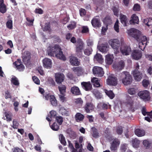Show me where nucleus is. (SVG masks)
I'll return each instance as SVG.
<instances>
[{
    "instance_id": "f257e3e1",
    "label": "nucleus",
    "mask_w": 152,
    "mask_h": 152,
    "mask_svg": "<svg viewBox=\"0 0 152 152\" xmlns=\"http://www.w3.org/2000/svg\"><path fill=\"white\" fill-rule=\"evenodd\" d=\"M128 34L130 36L134 38L139 42V48L141 50H143L147 43L148 42L146 37L142 36L141 32L134 28L130 29L128 31Z\"/></svg>"
},
{
    "instance_id": "f03ea898",
    "label": "nucleus",
    "mask_w": 152,
    "mask_h": 152,
    "mask_svg": "<svg viewBox=\"0 0 152 152\" xmlns=\"http://www.w3.org/2000/svg\"><path fill=\"white\" fill-rule=\"evenodd\" d=\"M47 52L48 55L56 57L61 60L65 61L66 58L63 54L60 47L58 45L56 44L53 47L49 46L48 48Z\"/></svg>"
},
{
    "instance_id": "7ed1b4c3",
    "label": "nucleus",
    "mask_w": 152,
    "mask_h": 152,
    "mask_svg": "<svg viewBox=\"0 0 152 152\" xmlns=\"http://www.w3.org/2000/svg\"><path fill=\"white\" fill-rule=\"evenodd\" d=\"M119 79L122 80V83L125 85H130L132 81V77L129 73L124 71L119 74Z\"/></svg>"
},
{
    "instance_id": "20e7f679",
    "label": "nucleus",
    "mask_w": 152,
    "mask_h": 152,
    "mask_svg": "<svg viewBox=\"0 0 152 152\" xmlns=\"http://www.w3.org/2000/svg\"><path fill=\"white\" fill-rule=\"evenodd\" d=\"M110 45L114 50V54L116 55L119 52V48L120 46V42L118 39L110 40L109 42Z\"/></svg>"
},
{
    "instance_id": "39448f33",
    "label": "nucleus",
    "mask_w": 152,
    "mask_h": 152,
    "mask_svg": "<svg viewBox=\"0 0 152 152\" xmlns=\"http://www.w3.org/2000/svg\"><path fill=\"white\" fill-rule=\"evenodd\" d=\"M138 95L141 99L145 101H148L151 100L150 93L147 90L140 91L138 93Z\"/></svg>"
},
{
    "instance_id": "423d86ee",
    "label": "nucleus",
    "mask_w": 152,
    "mask_h": 152,
    "mask_svg": "<svg viewBox=\"0 0 152 152\" xmlns=\"http://www.w3.org/2000/svg\"><path fill=\"white\" fill-rule=\"evenodd\" d=\"M84 44L81 40H78L76 46V52L78 56L80 57L82 55V50L84 48Z\"/></svg>"
},
{
    "instance_id": "0eeeda50",
    "label": "nucleus",
    "mask_w": 152,
    "mask_h": 152,
    "mask_svg": "<svg viewBox=\"0 0 152 152\" xmlns=\"http://www.w3.org/2000/svg\"><path fill=\"white\" fill-rule=\"evenodd\" d=\"M135 66V69L133 71V75L135 80L137 81H140L142 76V73L139 70L140 66L138 63H137Z\"/></svg>"
},
{
    "instance_id": "6e6552de",
    "label": "nucleus",
    "mask_w": 152,
    "mask_h": 152,
    "mask_svg": "<svg viewBox=\"0 0 152 152\" xmlns=\"http://www.w3.org/2000/svg\"><path fill=\"white\" fill-rule=\"evenodd\" d=\"M120 50L123 55H128L131 51L130 47L126 44H124L121 45Z\"/></svg>"
},
{
    "instance_id": "1a4fd4ad",
    "label": "nucleus",
    "mask_w": 152,
    "mask_h": 152,
    "mask_svg": "<svg viewBox=\"0 0 152 152\" xmlns=\"http://www.w3.org/2000/svg\"><path fill=\"white\" fill-rule=\"evenodd\" d=\"M107 83L109 85L115 86L118 84L117 78L114 75H111L108 77Z\"/></svg>"
},
{
    "instance_id": "9d476101",
    "label": "nucleus",
    "mask_w": 152,
    "mask_h": 152,
    "mask_svg": "<svg viewBox=\"0 0 152 152\" xmlns=\"http://www.w3.org/2000/svg\"><path fill=\"white\" fill-rule=\"evenodd\" d=\"M92 71L93 74L97 77H102L104 73L103 69L98 66L94 67Z\"/></svg>"
},
{
    "instance_id": "9b49d317",
    "label": "nucleus",
    "mask_w": 152,
    "mask_h": 152,
    "mask_svg": "<svg viewBox=\"0 0 152 152\" xmlns=\"http://www.w3.org/2000/svg\"><path fill=\"white\" fill-rule=\"evenodd\" d=\"M13 64L15 66V68L17 69L19 71H23L25 67L22 64L21 59H17L16 61L13 63Z\"/></svg>"
},
{
    "instance_id": "f8f14e48",
    "label": "nucleus",
    "mask_w": 152,
    "mask_h": 152,
    "mask_svg": "<svg viewBox=\"0 0 152 152\" xmlns=\"http://www.w3.org/2000/svg\"><path fill=\"white\" fill-rule=\"evenodd\" d=\"M31 58L30 53L28 51H25L22 56V61L24 64L27 65L30 63Z\"/></svg>"
},
{
    "instance_id": "ddd939ff",
    "label": "nucleus",
    "mask_w": 152,
    "mask_h": 152,
    "mask_svg": "<svg viewBox=\"0 0 152 152\" xmlns=\"http://www.w3.org/2000/svg\"><path fill=\"white\" fill-rule=\"evenodd\" d=\"M133 59L135 60H138L142 56V53L141 51L137 49L133 50L131 54Z\"/></svg>"
},
{
    "instance_id": "4468645a",
    "label": "nucleus",
    "mask_w": 152,
    "mask_h": 152,
    "mask_svg": "<svg viewBox=\"0 0 152 152\" xmlns=\"http://www.w3.org/2000/svg\"><path fill=\"white\" fill-rule=\"evenodd\" d=\"M55 77L56 83L58 84H60L64 81L65 76L63 74L59 72L55 74Z\"/></svg>"
},
{
    "instance_id": "2eb2a0df",
    "label": "nucleus",
    "mask_w": 152,
    "mask_h": 152,
    "mask_svg": "<svg viewBox=\"0 0 152 152\" xmlns=\"http://www.w3.org/2000/svg\"><path fill=\"white\" fill-rule=\"evenodd\" d=\"M81 85L83 89L86 91H89L92 89V85L90 81L83 82L81 83Z\"/></svg>"
},
{
    "instance_id": "dca6fc26",
    "label": "nucleus",
    "mask_w": 152,
    "mask_h": 152,
    "mask_svg": "<svg viewBox=\"0 0 152 152\" xmlns=\"http://www.w3.org/2000/svg\"><path fill=\"white\" fill-rule=\"evenodd\" d=\"M97 17L96 16L91 21L92 25L94 28H98L101 26L100 20L99 18H97Z\"/></svg>"
},
{
    "instance_id": "f3484780",
    "label": "nucleus",
    "mask_w": 152,
    "mask_h": 152,
    "mask_svg": "<svg viewBox=\"0 0 152 152\" xmlns=\"http://www.w3.org/2000/svg\"><path fill=\"white\" fill-rule=\"evenodd\" d=\"M70 91L72 94L78 96L81 94L80 89L76 86L72 87Z\"/></svg>"
},
{
    "instance_id": "a211bd4d",
    "label": "nucleus",
    "mask_w": 152,
    "mask_h": 152,
    "mask_svg": "<svg viewBox=\"0 0 152 152\" xmlns=\"http://www.w3.org/2000/svg\"><path fill=\"white\" fill-rule=\"evenodd\" d=\"M108 45L107 44H102L98 46L99 50L102 53L107 52L108 51Z\"/></svg>"
},
{
    "instance_id": "6ab92c4d",
    "label": "nucleus",
    "mask_w": 152,
    "mask_h": 152,
    "mask_svg": "<svg viewBox=\"0 0 152 152\" xmlns=\"http://www.w3.org/2000/svg\"><path fill=\"white\" fill-rule=\"evenodd\" d=\"M42 61L44 67L48 69L51 68L52 63L50 59L48 58H45Z\"/></svg>"
},
{
    "instance_id": "aec40b11",
    "label": "nucleus",
    "mask_w": 152,
    "mask_h": 152,
    "mask_svg": "<svg viewBox=\"0 0 152 152\" xmlns=\"http://www.w3.org/2000/svg\"><path fill=\"white\" fill-rule=\"evenodd\" d=\"M72 71L74 73L79 76L83 73V68L80 66L74 67L72 68Z\"/></svg>"
},
{
    "instance_id": "412c9836",
    "label": "nucleus",
    "mask_w": 152,
    "mask_h": 152,
    "mask_svg": "<svg viewBox=\"0 0 152 152\" xmlns=\"http://www.w3.org/2000/svg\"><path fill=\"white\" fill-rule=\"evenodd\" d=\"M120 142L117 139H115L111 143L110 147L111 150L115 151L117 150V147L119 145Z\"/></svg>"
},
{
    "instance_id": "4be33fe9",
    "label": "nucleus",
    "mask_w": 152,
    "mask_h": 152,
    "mask_svg": "<svg viewBox=\"0 0 152 152\" xmlns=\"http://www.w3.org/2000/svg\"><path fill=\"white\" fill-rule=\"evenodd\" d=\"M75 118L77 122H80L83 121L84 116L80 113H77L75 115Z\"/></svg>"
},
{
    "instance_id": "5701e85b",
    "label": "nucleus",
    "mask_w": 152,
    "mask_h": 152,
    "mask_svg": "<svg viewBox=\"0 0 152 152\" xmlns=\"http://www.w3.org/2000/svg\"><path fill=\"white\" fill-rule=\"evenodd\" d=\"M84 108L86 113H88L90 112L91 110H92L94 109V106L91 103H87L85 105Z\"/></svg>"
},
{
    "instance_id": "b1692460",
    "label": "nucleus",
    "mask_w": 152,
    "mask_h": 152,
    "mask_svg": "<svg viewBox=\"0 0 152 152\" xmlns=\"http://www.w3.org/2000/svg\"><path fill=\"white\" fill-rule=\"evenodd\" d=\"M7 11V6L4 3V0H0V12L4 14Z\"/></svg>"
},
{
    "instance_id": "393cba45",
    "label": "nucleus",
    "mask_w": 152,
    "mask_h": 152,
    "mask_svg": "<svg viewBox=\"0 0 152 152\" xmlns=\"http://www.w3.org/2000/svg\"><path fill=\"white\" fill-rule=\"evenodd\" d=\"M114 56L113 55L108 54L105 56V61L106 63L108 65L111 64L113 61Z\"/></svg>"
},
{
    "instance_id": "a878e982",
    "label": "nucleus",
    "mask_w": 152,
    "mask_h": 152,
    "mask_svg": "<svg viewBox=\"0 0 152 152\" xmlns=\"http://www.w3.org/2000/svg\"><path fill=\"white\" fill-rule=\"evenodd\" d=\"M71 64L73 66H78L80 65V62L78 59L74 56L71 57L69 60Z\"/></svg>"
},
{
    "instance_id": "bb28decb",
    "label": "nucleus",
    "mask_w": 152,
    "mask_h": 152,
    "mask_svg": "<svg viewBox=\"0 0 152 152\" xmlns=\"http://www.w3.org/2000/svg\"><path fill=\"white\" fill-rule=\"evenodd\" d=\"M121 22L124 26H127V23L128 22V18L126 16L124 15L121 14L120 16Z\"/></svg>"
},
{
    "instance_id": "cd10ccee",
    "label": "nucleus",
    "mask_w": 152,
    "mask_h": 152,
    "mask_svg": "<svg viewBox=\"0 0 152 152\" xmlns=\"http://www.w3.org/2000/svg\"><path fill=\"white\" fill-rule=\"evenodd\" d=\"M94 61H96L101 64L103 63L104 61L102 55L98 53H97L95 55L94 57Z\"/></svg>"
},
{
    "instance_id": "c85d7f7f",
    "label": "nucleus",
    "mask_w": 152,
    "mask_h": 152,
    "mask_svg": "<svg viewBox=\"0 0 152 152\" xmlns=\"http://www.w3.org/2000/svg\"><path fill=\"white\" fill-rule=\"evenodd\" d=\"M135 134L138 137H141L145 135V132L144 130L136 129L135 130Z\"/></svg>"
},
{
    "instance_id": "c756f323",
    "label": "nucleus",
    "mask_w": 152,
    "mask_h": 152,
    "mask_svg": "<svg viewBox=\"0 0 152 152\" xmlns=\"http://www.w3.org/2000/svg\"><path fill=\"white\" fill-rule=\"evenodd\" d=\"M125 63L123 60H121L115 66V69L117 70L122 69L124 66Z\"/></svg>"
},
{
    "instance_id": "7c9ffc66",
    "label": "nucleus",
    "mask_w": 152,
    "mask_h": 152,
    "mask_svg": "<svg viewBox=\"0 0 152 152\" xmlns=\"http://www.w3.org/2000/svg\"><path fill=\"white\" fill-rule=\"evenodd\" d=\"M139 19L138 16L136 14H133L131 17V19L130 21V23L131 24L134 23H138Z\"/></svg>"
},
{
    "instance_id": "2f4dec72",
    "label": "nucleus",
    "mask_w": 152,
    "mask_h": 152,
    "mask_svg": "<svg viewBox=\"0 0 152 152\" xmlns=\"http://www.w3.org/2000/svg\"><path fill=\"white\" fill-rule=\"evenodd\" d=\"M131 142L133 147L137 148L139 146L140 143V141L137 138H135L133 139L131 141Z\"/></svg>"
},
{
    "instance_id": "473e14b6",
    "label": "nucleus",
    "mask_w": 152,
    "mask_h": 152,
    "mask_svg": "<svg viewBox=\"0 0 152 152\" xmlns=\"http://www.w3.org/2000/svg\"><path fill=\"white\" fill-rule=\"evenodd\" d=\"M103 23L107 26L112 23V20L110 16H106L104 19Z\"/></svg>"
},
{
    "instance_id": "72a5a7b5",
    "label": "nucleus",
    "mask_w": 152,
    "mask_h": 152,
    "mask_svg": "<svg viewBox=\"0 0 152 152\" xmlns=\"http://www.w3.org/2000/svg\"><path fill=\"white\" fill-rule=\"evenodd\" d=\"M143 144L146 148L148 149L152 144V141L148 139L145 140L143 141Z\"/></svg>"
},
{
    "instance_id": "f704fd0d",
    "label": "nucleus",
    "mask_w": 152,
    "mask_h": 152,
    "mask_svg": "<svg viewBox=\"0 0 152 152\" xmlns=\"http://www.w3.org/2000/svg\"><path fill=\"white\" fill-rule=\"evenodd\" d=\"M104 91L106 94L110 99H113L115 97V95L112 91H108L106 89H105Z\"/></svg>"
},
{
    "instance_id": "c9c22d12",
    "label": "nucleus",
    "mask_w": 152,
    "mask_h": 152,
    "mask_svg": "<svg viewBox=\"0 0 152 152\" xmlns=\"http://www.w3.org/2000/svg\"><path fill=\"white\" fill-rule=\"evenodd\" d=\"M92 135L93 137L96 138H97L99 137V133L97 129L95 127L92 128Z\"/></svg>"
},
{
    "instance_id": "e433bc0d",
    "label": "nucleus",
    "mask_w": 152,
    "mask_h": 152,
    "mask_svg": "<svg viewBox=\"0 0 152 152\" xmlns=\"http://www.w3.org/2000/svg\"><path fill=\"white\" fill-rule=\"evenodd\" d=\"M91 82L93 83V85L94 86L96 87H99L100 86V84L98 79L96 77H94L91 80Z\"/></svg>"
},
{
    "instance_id": "4c0bfd02",
    "label": "nucleus",
    "mask_w": 152,
    "mask_h": 152,
    "mask_svg": "<svg viewBox=\"0 0 152 152\" xmlns=\"http://www.w3.org/2000/svg\"><path fill=\"white\" fill-rule=\"evenodd\" d=\"M92 93L93 94L96 99H98L102 98V96L101 94L97 90H94L92 91Z\"/></svg>"
},
{
    "instance_id": "58836bf2",
    "label": "nucleus",
    "mask_w": 152,
    "mask_h": 152,
    "mask_svg": "<svg viewBox=\"0 0 152 152\" xmlns=\"http://www.w3.org/2000/svg\"><path fill=\"white\" fill-rule=\"evenodd\" d=\"M58 89L60 93L62 95H64L66 92V87L65 85H62L58 87Z\"/></svg>"
},
{
    "instance_id": "ea45409f",
    "label": "nucleus",
    "mask_w": 152,
    "mask_h": 152,
    "mask_svg": "<svg viewBox=\"0 0 152 152\" xmlns=\"http://www.w3.org/2000/svg\"><path fill=\"white\" fill-rule=\"evenodd\" d=\"M4 114L6 118V119L7 120V121H12V115L11 113L9 112H5Z\"/></svg>"
},
{
    "instance_id": "a19ab883",
    "label": "nucleus",
    "mask_w": 152,
    "mask_h": 152,
    "mask_svg": "<svg viewBox=\"0 0 152 152\" xmlns=\"http://www.w3.org/2000/svg\"><path fill=\"white\" fill-rule=\"evenodd\" d=\"M112 10L113 12L114 15L116 16H118L119 11V7L114 6L113 7Z\"/></svg>"
},
{
    "instance_id": "79ce46f5",
    "label": "nucleus",
    "mask_w": 152,
    "mask_h": 152,
    "mask_svg": "<svg viewBox=\"0 0 152 152\" xmlns=\"http://www.w3.org/2000/svg\"><path fill=\"white\" fill-rule=\"evenodd\" d=\"M59 139L61 144L64 145H66V142L65 140L63 134H60L59 136Z\"/></svg>"
},
{
    "instance_id": "37998d69",
    "label": "nucleus",
    "mask_w": 152,
    "mask_h": 152,
    "mask_svg": "<svg viewBox=\"0 0 152 152\" xmlns=\"http://www.w3.org/2000/svg\"><path fill=\"white\" fill-rule=\"evenodd\" d=\"M76 26V23L75 22H71V23L67 26V27L68 29L71 30L74 29Z\"/></svg>"
},
{
    "instance_id": "c03bdc74",
    "label": "nucleus",
    "mask_w": 152,
    "mask_h": 152,
    "mask_svg": "<svg viewBox=\"0 0 152 152\" xmlns=\"http://www.w3.org/2000/svg\"><path fill=\"white\" fill-rule=\"evenodd\" d=\"M56 121L59 125L62 124L63 121V118L60 116H56Z\"/></svg>"
},
{
    "instance_id": "a18cd8bd",
    "label": "nucleus",
    "mask_w": 152,
    "mask_h": 152,
    "mask_svg": "<svg viewBox=\"0 0 152 152\" xmlns=\"http://www.w3.org/2000/svg\"><path fill=\"white\" fill-rule=\"evenodd\" d=\"M51 129L53 130L57 131L58 130L59 127L56 123H53L51 126Z\"/></svg>"
},
{
    "instance_id": "49530a36",
    "label": "nucleus",
    "mask_w": 152,
    "mask_h": 152,
    "mask_svg": "<svg viewBox=\"0 0 152 152\" xmlns=\"http://www.w3.org/2000/svg\"><path fill=\"white\" fill-rule=\"evenodd\" d=\"M7 27L10 29L12 28V21L11 20H9L6 23Z\"/></svg>"
},
{
    "instance_id": "de8ad7c7",
    "label": "nucleus",
    "mask_w": 152,
    "mask_h": 152,
    "mask_svg": "<svg viewBox=\"0 0 152 152\" xmlns=\"http://www.w3.org/2000/svg\"><path fill=\"white\" fill-rule=\"evenodd\" d=\"M60 111L62 115L66 116L69 115L68 112L64 107L61 108L60 109Z\"/></svg>"
},
{
    "instance_id": "09e8293b",
    "label": "nucleus",
    "mask_w": 152,
    "mask_h": 152,
    "mask_svg": "<svg viewBox=\"0 0 152 152\" xmlns=\"http://www.w3.org/2000/svg\"><path fill=\"white\" fill-rule=\"evenodd\" d=\"M11 82L15 86H19V83L16 77H12L11 79Z\"/></svg>"
},
{
    "instance_id": "8fccbe9b",
    "label": "nucleus",
    "mask_w": 152,
    "mask_h": 152,
    "mask_svg": "<svg viewBox=\"0 0 152 152\" xmlns=\"http://www.w3.org/2000/svg\"><path fill=\"white\" fill-rule=\"evenodd\" d=\"M43 95L45 97L46 100H50L52 99V98H53L54 96L53 95H51L50 94H47V93H45V94H43Z\"/></svg>"
},
{
    "instance_id": "3c124183",
    "label": "nucleus",
    "mask_w": 152,
    "mask_h": 152,
    "mask_svg": "<svg viewBox=\"0 0 152 152\" xmlns=\"http://www.w3.org/2000/svg\"><path fill=\"white\" fill-rule=\"evenodd\" d=\"M50 101L53 106H56L57 105V101L54 96L53 98H52L50 99Z\"/></svg>"
},
{
    "instance_id": "603ef678",
    "label": "nucleus",
    "mask_w": 152,
    "mask_h": 152,
    "mask_svg": "<svg viewBox=\"0 0 152 152\" xmlns=\"http://www.w3.org/2000/svg\"><path fill=\"white\" fill-rule=\"evenodd\" d=\"M50 23H46L45 24L44 27L43 28V31H50Z\"/></svg>"
},
{
    "instance_id": "864d4df0",
    "label": "nucleus",
    "mask_w": 152,
    "mask_h": 152,
    "mask_svg": "<svg viewBox=\"0 0 152 152\" xmlns=\"http://www.w3.org/2000/svg\"><path fill=\"white\" fill-rule=\"evenodd\" d=\"M133 10L135 11H139L140 10V7L138 4H134L133 8Z\"/></svg>"
},
{
    "instance_id": "5fc2aeb1",
    "label": "nucleus",
    "mask_w": 152,
    "mask_h": 152,
    "mask_svg": "<svg viewBox=\"0 0 152 152\" xmlns=\"http://www.w3.org/2000/svg\"><path fill=\"white\" fill-rule=\"evenodd\" d=\"M92 51V49L90 48L88 49H86L84 50V54L86 55L89 56L91 53Z\"/></svg>"
},
{
    "instance_id": "6e6d98bb",
    "label": "nucleus",
    "mask_w": 152,
    "mask_h": 152,
    "mask_svg": "<svg viewBox=\"0 0 152 152\" xmlns=\"http://www.w3.org/2000/svg\"><path fill=\"white\" fill-rule=\"evenodd\" d=\"M116 131L117 133L119 135L122 134L123 132V130L121 126H118L116 128Z\"/></svg>"
},
{
    "instance_id": "4d7b16f0",
    "label": "nucleus",
    "mask_w": 152,
    "mask_h": 152,
    "mask_svg": "<svg viewBox=\"0 0 152 152\" xmlns=\"http://www.w3.org/2000/svg\"><path fill=\"white\" fill-rule=\"evenodd\" d=\"M19 125V123L16 120L14 119L13 121V128L14 129H17Z\"/></svg>"
},
{
    "instance_id": "13d9d810",
    "label": "nucleus",
    "mask_w": 152,
    "mask_h": 152,
    "mask_svg": "<svg viewBox=\"0 0 152 152\" xmlns=\"http://www.w3.org/2000/svg\"><path fill=\"white\" fill-rule=\"evenodd\" d=\"M136 90L134 88H129L128 90V92L131 95H134L136 93Z\"/></svg>"
},
{
    "instance_id": "bf43d9fd",
    "label": "nucleus",
    "mask_w": 152,
    "mask_h": 152,
    "mask_svg": "<svg viewBox=\"0 0 152 152\" xmlns=\"http://www.w3.org/2000/svg\"><path fill=\"white\" fill-rule=\"evenodd\" d=\"M118 23V20H117L114 26L115 30L117 32H119Z\"/></svg>"
},
{
    "instance_id": "052dcab7",
    "label": "nucleus",
    "mask_w": 152,
    "mask_h": 152,
    "mask_svg": "<svg viewBox=\"0 0 152 152\" xmlns=\"http://www.w3.org/2000/svg\"><path fill=\"white\" fill-rule=\"evenodd\" d=\"M32 79L33 81L37 85L39 84L40 80L36 76H34L32 77Z\"/></svg>"
},
{
    "instance_id": "680f3d73",
    "label": "nucleus",
    "mask_w": 152,
    "mask_h": 152,
    "mask_svg": "<svg viewBox=\"0 0 152 152\" xmlns=\"http://www.w3.org/2000/svg\"><path fill=\"white\" fill-rule=\"evenodd\" d=\"M81 32L83 33H87L89 32V29L87 26H83Z\"/></svg>"
},
{
    "instance_id": "e2e57ef3",
    "label": "nucleus",
    "mask_w": 152,
    "mask_h": 152,
    "mask_svg": "<svg viewBox=\"0 0 152 152\" xmlns=\"http://www.w3.org/2000/svg\"><path fill=\"white\" fill-rule=\"evenodd\" d=\"M127 144H122L121 146V149L122 152H125L127 149Z\"/></svg>"
},
{
    "instance_id": "0e129e2a",
    "label": "nucleus",
    "mask_w": 152,
    "mask_h": 152,
    "mask_svg": "<svg viewBox=\"0 0 152 152\" xmlns=\"http://www.w3.org/2000/svg\"><path fill=\"white\" fill-rule=\"evenodd\" d=\"M80 15L81 16H83L86 15V11L85 9L83 8H81L80 10Z\"/></svg>"
},
{
    "instance_id": "69168bd1",
    "label": "nucleus",
    "mask_w": 152,
    "mask_h": 152,
    "mask_svg": "<svg viewBox=\"0 0 152 152\" xmlns=\"http://www.w3.org/2000/svg\"><path fill=\"white\" fill-rule=\"evenodd\" d=\"M50 118L51 119L52 118H55L56 115V113L54 110H51L50 112Z\"/></svg>"
},
{
    "instance_id": "338daca9",
    "label": "nucleus",
    "mask_w": 152,
    "mask_h": 152,
    "mask_svg": "<svg viewBox=\"0 0 152 152\" xmlns=\"http://www.w3.org/2000/svg\"><path fill=\"white\" fill-rule=\"evenodd\" d=\"M5 98L6 99L8 98L11 99L12 98V96L8 91H7L5 92Z\"/></svg>"
},
{
    "instance_id": "774afa93",
    "label": "nucleus",
    "mask_w": 152,
    "mask_h": 152,
    "mask_svg": "<svg viewBox=\"0 0 152 152\" xmlns=\"http://www.w3.org/2000/svg\"><path fill=\"white\" fill-rule=\"evenodd\" d=\"M12 150L13 152H23V150L18 147L13 148Z\"/></svg>"
}]
</instances>
